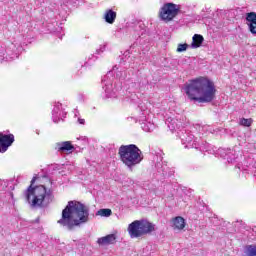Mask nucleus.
Listing matches in <instances>:
<instances>
[{"mask_svg":"<svg viewBox=\"0 0 256 256\" xmlns=\"http://www.w3.org/2000/svg\"><path fill=\"white\" fill-rule=\"evenodd\" d=\"M127 231L131 239H138V237L153 233L155 231V225L147 220H135L128 225Z\"/></svg>","mask_w":256,"mask_h":256,"instance_id":"nucleus-9","label":"nucleus"},{"mask_svg":"<svg viewBox=\"0 0 256 256\" xmlns=\"http://www.w3.org/2000/svg\"><path fill=\"white\" fill-rule=\"evenodd\" d=\"M116 99H122L124 101H129L130 103H138V108L140 110V115L137 119L131 117L128 119H131L135 121V123H140L141 129L145 131L146 133H151V131L155 130V123H153V114L151 113V110L149 107H151V104L148 102H139V97L135 92H128L126 94V97H123V90L120 91V95Z\"/></svg>","mask_w":256,"mask_h":256,"instance_id":"nucleus-4","label":"nucleus"},{"mask_svg":"<svg viewBox=\"0 0 256 256\" xmlns=\"http://www.w3.org/2000/svg\"><path fill=\"white\" fill-rule=\"evenodd\" d=\"M96 215H99L100 217H111L113 211L109 208H102L96 212Z\"/></svg>","mask_w":256,"mask_h":256,"instance_id":"nucleus-25","label":"nucleus"},{"mask_svg":"<svg viewBox=\"0 0 256 256\" xmlns=\"http://www.w3.org/2000/svg\"><path fill=\"white\" fill-rule=\"evenodd\" d=\"M97 60V56H95V54H90L87 58L86 61L84 62V65H82V68H87V67H91V65H93V63H95V61Z\"/></svg>","mask_w":256,"mask_h":256,"instance_id":"nucleus-24","label":"nucleus"},{"mask_svg":"<svg viewBox=\"0 0 256 256\" xmlns=\"http://www.w3.org/2000/svg\"><path fill=\"white\" fill-rule=\"evenodd\" d=\"M198 147H193V149H197L198 151H201L202 153H211V144L207 142H199L197 140Z\"/></svg>","mask_w":256,"mask_h":256,"instance_id":"nucleus-23","label":"nucleus"},{"mask_svg":"<svg viewBox=\"0 0 256 256\" xmlns=\"http://www.w3.org/2000/svg\"><path fill=\"white\" fill-rule=\"evenodd\" d=\"M77 99H78V101H80V102L85 101V94L79 93V94L77 95Z\"/></svg>","mask_w":256,"mask_h":256,"instance_id":"nucleus-30","label":"nucleus"},{"mask_svg":"<svg viewBox=\"0 0 256 256\" xmlns=\"http://www.w3.org/2000/svg\"><path fill=\"white\" fill-rule=\"evenodd\" d=\"M120 161L129 169L133 171L137 165L143 161V152L135 144L121 145L118 149Z\"/></svg>","mask_w":256,"mask_h":256,"instance_id":"nucleus-8","label":"nucleus"},{"mask_svg":"<svg viewBox=\"0 0 256 256\" xmlns=\"http://www.w3.org/2000/svg\"><path fill=\"white\" fill-rule=\"evenodd\" d=\"M21 51H23V46L17 41L11 43L7 48L0 46V61L19 59Z\"/></svg>","mask_w":256,"mask_h":256,"instance_id":"nucleus-10","label":"nucleus"},{"mask_svg":"<svg viewBox=\"0 0 256 256\" xmlns=\"http://www.w3.org/2000/svg\"><path fill=\"white\" fill-rule=\"evenodd\" d=\"M203 41H205V38H203V35L194 34L192 37V43L190 44V48L199 49V47L203 45Z\"/></svg>","mask_w":256,"mask_h":256,"instance_id":"nucleus-20","label":"nucleus"},{"mask_svg":"<svg viewBox=\"0 0 256 256\" xmlns=\"http://www.w3.org/2000/svg\"><path fill=\"white\" fill-rule=\"evenodd\" d=\"M137 70L133 68L128 71L114 66L103 78V89L107 99H117L123 89V81H133Z\"/></svg>","mask_w":256,"mask_h":256,"instance_id":"nucleus-1","label":"nucleus"},{"mask_svg":"<svg viewBox=\"0 0 256 256\" xmlns=\"http://www.w3.org/2000/svg\"><path fill=\"white\" fill-rule=\"evenodd\" d=\"M246 24L249 28L250 33L256 36V13L249 12L246 14Z\"/></svg>","mask_w":256,"mask_h":256,"instance_id":"nucleus-18","label":"nucleus"},{"mask_svg":"<svg viewBox=\"0 0 256 256\" xmlns=\"http://www.w3.org/2000/svg\"><path fill=\"white\" fill-rule=\"evenodd\" d=\"M181 7L173 2L164 3L160 8L159 17L161 21H165V23H169V21H173L177 15H179V11Z\"/></svg>","mask_w":256,"mask_h":256,"instance_id":"nucleus-11","label":"nucleus"},{"mask_svg":"<svg viewBox=\"0 0 256 256\" xmlns=\"http://www.w3.org/2000/svg\"><path fill=\"white\" fill-rule=\"evenodd\" d=\"M235 167L241 171V167H242V166H241L240 163H238Z\"/></svg>","mask_w":256,"mask_h":256,"instance_id":"nucleus-33","label":"nucleus"},{"mask_svg":"<svg viewBox=\"0 0 256 256\" xmlns=\"http://www.w3.org/2000/svg\"><path fill=\"white\" fill-rule=\"evenodd\" d=\"M78 123H79V125H85V119L78 118Z\"/></svg>","mask_w":256,"mask_h":256,"instance_id":"nucleus-32","label":"nucleus"},{"mask_svg":"<svg viewBox=\"0 0 256 256\" xmlns=\"http://www.w3.org/2000/svg\"><path fill=\"white\" fill-rule=\"evenodd\" d=\"M246 255L247 256H256V245H248L246 246Z\"/></svg>","mask_w":256,"mask_h":256,"instance_id":"nucleus-26","label":"nucleus"},{"mask_svg":"<svg viewBox=\"0 0 256 256\" xmlns=\"http://www.w3.org/2000/svg\"><path fill=\"white\" fill-rule=\"evenodd\" d=\"M67 117V112L65 111V106L60 102L54 103V108L52 110V120L54 123H59V121H64Z\"/></svg>","mask_w":256,"mask_h":256,"instance_id":"nucleus-13","label":"nucleus"},{"mask_svg":"<svg viewBox=\"0 0 256 256\" xmlns=\"http://www.w3.org/2000/svg\"><path fill=\"white\" fill-rule=\"evenodd\" d=\"M153 162L155 163V169L160 177L165 179V177H169V175H171L168 172L169 167L167 166V163L163 162V156L161 153H158L154 156Z\"/></svg>","mask_w":256,"mask_h":256,"instance_id":"nucleus-12","label":"nucleus"},{"mask_svg":"<svg viewBox=\"0 0 256 256\" xmlns=\"http://www.w3.org/2000/svg\"><path fill=\"white\" fill-rule=\"evenodd\" d=\"M54 149L57 153H72L75 151V146L71 141H62L54 144Z\"/></svg>","mask_w":256,"mask_h":256,"instance_id":"nucleus-17","label":"nucleus"},{"mask_svg":"<svg viewBox=\"0 0 256 256\" xmlns=\"http://www.w3.org/2000/svg\"><path fill=\"white\" fill-rule=\"evenodd\" d=\"M15 186L7 180L0 181V191H6V197H9L8 203L15 205V197L13 195V190Z\"/></svg>","mask_w":256,"mask_h":256,"instance_id":"nucleus-16","label":"nucleus"},{"mask_svg":"<svg viewBox=\"0 0 256 256\" xmlns=\"http://www.w3.org/2000/svg\"><path fill=\"white\" fill-rule=\"evenodd\" d=\"M35 181H37V176L32 178L30 186L24 191L25 200L33 209L48 207L53 201V192L47 190L44 185L33 187Z\"/></svg>","mask_w":256,"mask_h":256,"instance_id":"nucleus-5","label":"nucleus"},{"mask_svg":"<svg viewBox=\"0 0 256 256\" xmlns=\"http://www.w3.org/2000/svg\"><path fill=\"white\" fill-rule=\"evenodd\" d=\"M128 30L134 35L136 41L130 46L129 50L124 53L125 57L132 55V57L139 59V61H146L147 56H145V52H141V45H143L141 41H143L145 33L147 32L145 24H143L142 21L134 20L128 23Z\"/></svg>","mask_w":256,"mask_h":256,"instance_id":"nucleus-6","label":"nucleus"},{"mask_svg":"<svg viewBox=\"0 0 256 256\" xmlns=\"http://www.w3.org/2000/svg\"><path fill=\"white\" fill-rule=\"evenodd\" d=\"M240 125H242V127H251V125H253V119L241 118Z\"/></svg>","mask_w":256,"mask_h":256,"instance_id":"nucleus-27","label":"nucleus"},{"mask_svg":"<svg viewBox=\"0 0 256 256\" xmlns=\"http://www.w3.org/2000/svg\"><path fill=\"white\" fill-rule=\"evenodd\" d=\"M35 133H36V135H40V134H41V131L37 129V130L35 131Z\"/></svg>","mask_w":256,"mask_h":256,"instance_id":"nucleus-34","label":"nucleus"},{"mask_svg":"<svg viewBox=\"0 0 256 256\" xmlns=\"http://www.w3.org/2000/svg\"><path fill=\"white\" fill-rule=\"evenodd\" d=\"M243 225H245V223H243V221H237L234 224V227H243Z\"/></svg>","mask_w":256,"mask_h":256,"instance_id":"nucleus-31","label":"nucleus"},{"mask_svg":"<svg viewBox=\"0 0 256 256\" xmlns=\"http://www.w3.org/2000/svg\"><path fill=\"white\" fill-rule=\"evenodd\" d=\"M106 49H107V45L105 44L100 45L99 49L96 50V55H101V53H104Z\"/></svg>","mask_w":256,"mask_h":256,"instance_id":"nucleus-29","label":"nucleus"},{"mask_svg":"<svg viewBox=\"0 0 256 256\" xmlns=\"http://www.w3.org/2000/svg\"><path fill=\"white\" fill-rule=\"evenodd\" d=\"M184 91L190 101L197 103H211L215 99L217 89L209 78L198 77L184 85Z\"/></svg>","mask_w":256,"mask_h":256,"instance_id":"nucleus-2","label":"nucleus"},{"mask_svg":"<svg viewBox=\"0 0 256 256\" xmlns=\"http://www.w3.org/2000/svg\"><path fill=\"white\" fill-rule=\"evenodd\" d=\"M187 49H189V44H178L177 53H183L184 51H187Z\"/></svg>","mask_w":256,"mask_h":256,"instance_id":"nucleus-28","label":"nucleus"},{"mask_svg":"<svg viewBox=\"0 0 256 256\" xmlns=\"http://www.w3.org/2000/svg\"><path fill=\"white\" fill-rule=\"evenodd\" d=\"M166 125L170 131H176L177 137L181 140L185 149H193V147H199L197 145V138L193 134V130L183 126V120L181 116L169 117L166 119Z\"/></svg>","mask_w":256,"mask_h":256,"instance_id":"nucleus-7","label":"nucleus"},{"mask_svg":"<svg viewBox=\"0 0 256 256\" xmlns=\"http://www.w3.org/2000/svg\"><path fill=\"white\" fill-rule=\"evenodd\" d=\"M13 143H15V135L0 132V153H6Z\"/></svg>","mask_w":256,"mask_h":256,"instance_id":"nucleus-15","label":"nucleus"},{"mask_svg":"<svg viewBox=\"0 0 256 256\" xmlns=\"http://www.w3.org/2000/svg\"><path fill=\"white\" fill-rule=\"evenodd\" d=\"M89 221V206L79 201H69L62 211V218L58 220L60 225L67 227L69 231L73 227L79 226L80 223Z\"/></svg>","mask_w":256,"mask_h":256,"instance_id":"nucleus-3","label":"nucleus"},{"mask_svg":"<svg viewBox=\"0 0 256 256\" xmlns=\"http://www.w3.org/2000/svg\"><path fill=\"white\" fill-rule=\"evenodd\" d=\"M117 241V236L115 234H109L107 236L98 239V245H113Z\"/></svg>","mask_w":256,"mask_h":256,"instance_id":"nucleus-19","label":"nucleus"},{"mask_svg":"<svg viewBox=\"0 0 256 256\" xmlns=\"http://www.w3.org/2000/svg\"><path fill=\"white\" fill-rule=\"evenodd\" d=\"M172 227L174 229H177L178 231H181L182 229H185V220L181 216H177L172 219Z\"/></svg>","mask_w":256,"mask_h":256,"instance_id":"nucleus-22","label":"nucleus"},{"mask_svg":"<svg viewBox=\"0 0 256 256\" xmlns=\"http://www.w3.org/2000/svg\"><path fill=\"white\" fill-rule=\"evenodd\" d=\"M225 151V159L228 163H239L240 159H243V152L239 146H235L233 150L226 149Z\"/></svg>","mask_w":256,"mask_h":256,"instance_id":"nucleus-14","label":"nucleus"},{"mask_svg":"<svg viewBox=\"0 0 256 256\" xmlns=\"http://www.w3.org/2000/svg\"><path fill=\"white\" fill-rule=\"evenodd\" d=\"M117 19V12L113 11V9H108L104 13V20L109 25H113L115 23V20Z\"/></svg>","mask_w":256,"mask_h":256,"instance_id":"nucleus-21","label":"nucleus"}]
</instances>
